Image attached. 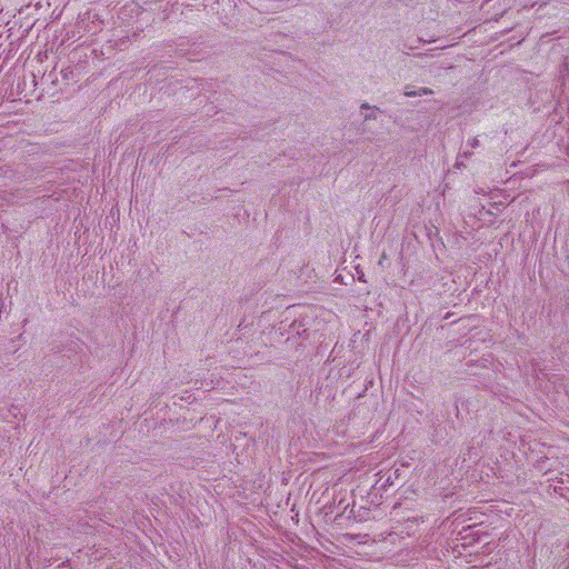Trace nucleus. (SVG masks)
Here are the masks:
<instances>
[{"label": "nucleus", "instance_id": "obj_1", "mask_svg": "<svg viewBox=\"0 0 569 569\" xmlns=\"http://www.w3.org/2000/svg\"><path fill=\"white\" fill-rule=\"evenodd\" d=\"M432 90L426 87L418 88L417 90L411 86H406L403 89V94L406 97H420L423 94H431Z\"/></svg>", "mask_w": 569, "mask_h": 569}, {"label": "nucleus", "instance_id": "obj_2", "mask_svg": "<svg viewBox=\"0 0 569 569\" xmlns=\"http://www.w3.org/2000/svg\"><path fill=\"white\" fill-rule=\"evenodd\" d=\"M361 109H362V110H370V113H366V114H365V118H366V119L373 117V116H375V113H376V111H377V109H376V108H371V107H370L369 104H367V103H363V104L361 106Z\"/></svg>", "mask_w": 569, "mask_h": 569}]
</instances>
